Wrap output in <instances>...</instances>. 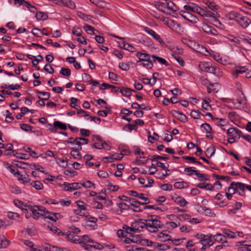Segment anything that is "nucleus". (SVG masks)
<instances>
[{"instance_id": "774afa93", "label": "nucleus", "mask_w": 251, "mask_h": 251, "mask_svg": "<svg viewBox=\"0 0 251 251\" xmlns=\"http://www.w3.org/2000/svg\"><path fill=\"white\" fill-rule=\"evenodd\" d=\"M21 128L26 131H31L32 129V127L31 126L25 124L21 125Z\"/></svg>"}, {"instance_id": "13d9d810", "label": "nucleus", "mask_w": 251, "mask_h": 251, "mask_svg": "<svg viewBox=\"0 0 251 251\" xmlns=\"http://www.w3.org/2000/svg\"><path fill=\"white\" fill-rule=\"evenodd\" d=\"M90 1L98 7H102L104 4L103 1L101 0H90Z\"/></svg>"}, {"instance_id": "dca6fc26", "label": "nucleus", "mask_w": 251, "mask_h": 251, "mask_svg": "<svg viewBox=\"0 0 251 251\" xmlns=\"http://www.w3.org/2000/svg\"><path fill=\"white\" fill-rule=\"evenodd\" d=\"M69 140H70V141L68 142L69 143L77 145L80 147V150H81V145H83V143L80 142L79 140H84L85 141V144H87L89 141L88 139L82 137L76 138L75 139L73 138H70Z\"/></svg>"}, {"instance_id": "c85d7f7f", "label": "nucleus", "mask_w": 251, "mask_h": 251, "mask_svg": "<svg viewBox=\"0 0 251 251\" xmlns=\"http://www.w3.org/2000/svg\"><path fill=\"white\" fill-rule=\"evenodd\" d=\"M14 204L18 207L20 208L23 211H26V206L25 203L18 200H16L14 201Z\"/></svg>"}, {"instance_id": "f257e3e1", "label": "nucleus", "mask_w": 251, "mask_h": 251, "mask_svg": "<svg viewBox=\"0 0 251 251\" xmlns=\"http://www.w3.org/2000/svg\"><path fill=\"white\" fill-rule=\"evenodd\" d=\"M140 228L142 229L145 227L151 232H155L157 231L158 228H162L163 225L161 221L156 219V218L145 221V223L138 222L137 224Z\"/></svg>"}, {"instance_id": "aec40b11", "label": "nucleus", "mask_w": 251, "mask_h": 251, "mask_svg": "<svg viewBox=\"0 0 251 251\" xmlns=\"http://www.w3.org/2000/svg\"><path fill=\"white\" fill-rule=\"evenodd\" d=\"M248 70L246 67L237 66L236 67L232 72V75L235 77H237L239 74H243Z\"/></svg>"}, {"instance_id": "c756f323", "label": "nucleus", "mask_w": 251, "mask_h": 251, "mask_svg": "<svg viewBox=\"0 0 251 251\" xmlns=\"http://www.w3.org/2000/svg\"><path fill=\"white\" fill-rule=\"evenodd\" d=\"M215 148L214 146H210L205 151V155L208 158L211 157L215 153Z\"/></svg>"}, {"instance_id": "09e8293b", "label": "nucleus", "mask_w": 251, "mask_h": 251, "mask_svg": "<svg viewBox=\"0 0 251 251\" xmlns=\"http://www.w3.org/2000/svg\"><path fill=\"white\" fill-rule=\"evenodd\" d=\"M200 81L203 85L205 86L206 87H207L209 85L211 86H213L214 85L213 84L210 83L208 79L203 77H202L200 78Z\"/></svg>"}, {"instance_id": "de8ad7c7", "label": "nucleus", "mask_w": 251, "mask_h": 251, "mask_svg": "<svg viewBox=\"0 0 251 251\" xmlns=\"http://www.w3.org/2000/svg\"><path fill=\"white\" fill-rule=\"evenodd\" d=\"M201 208V210L200 211L205 215L210 216L212 214L211 210L210 209L205 206H202Z\"/></svg>"}, {"instance_id": "c03bdc74", "label": "nucleus", "mask_w": 251, "mask_h": 251, "mask_svg": "<svg viewBox=\"0 0 251 251\" xmlns=\"http://www.w3.org/2000/svg\"><path fill=\"white\" fill-rule=\"evenodd\" d=\"M84 28L88 34H93L94 33L95 28L91 25H85Z\"/></svg>"}, {"instance_id": "052dcab7", "label": "nucleus", "mask_w": 251, "mask_h": 251, "mask_svg": "<svg viewBox=\"0 0 251 251\" xmlns=\"http://www.w3.org/2000/svg\"><path fill=\"white\" fill-rule=\"evenodd\" d=\"M137 197H138L139 199L144 201V202L142 203V205L148 203L149 202L148 199L145 197V195L144 194H142V193L138 194Z\"/></svg>"}, {"instance_id": "3c124183", "label": "nucleus", "mask_w": 251, "mask_h": 251, "mask_svg": "<svg viewBox=\"0 0 251 251\" xmlns=\"http://www.w3.org/2000/svg\"><path fill=\"white\" fill-rule=\"evenodd\" d=\"M195 175L197 176L198 178L201 181L208 179L207 178L208 176L207 175L200 174L199 171H197Z\"/></svg>"}, {"instance_id": "f8f14e48", "label": "nucleus", "mask_w": 251, "mask_h": 251, "mask_svg": "<svg viewBox=\"0 0 251 251\" xmlns=\"http://www.w3.org/2000/svg\"><path fill=\"white\" fill-rule=\"evenodd\" d=\"M156 238L160 242L172 240L171 236L167 233V230H164L157 233Z\"/></svg>"}, {"instance_id": "7c9ffc66", "label": "nucleus", "mask_w": 251, "mask_h": 251, "mask_svg": "<svg viewBox=\"0 0 251 251\" xmlns=\"http://www.w3.org/2000/svg\"><path fill=\"white\" fill-rule=\"evenodd\" d=\"M210 63L207 62H201L199 64V67L201 71L207 72Z\"/></svg>"}, {"instance_id": "412c9836", "label": "nucleus", "mask_w": 251, "mask_h": 251, "mask_svg": "<svg viewBox=\"0 0 251 251\" xmlns=\"http://www.w3.org/2000/svg\"><path fill=\"white\" fill-rule=\"evenodd\" d=\"M138 223H137L135 224V226L134 227L132 226V227H129L127 225H124L123 226V228L125 232H126V234L127 233L131 234L132 231H135L136 230H140V227H139L138 226H137V224Z\"/></svg>"}, {"instance_id": "e433bc0d", "label": "nucleus", "mask_w": 251, "mask_h": 251, "mask_svg": "<svg viewBox=\"0 0 251 251\" xmlns=\"http://www.w3.org/2000/svg\"><path fill=\"white\" fill-rule=\"evenodd\" d=\"M37 93L41 94L45 97L44 98H41L40 96L37 95V97L41 100H48L50 98V94L48 92L38 91Z\"/></svg>"}, {"instance_id": "58836bf2", "label": "nucleus", "mask_w": 251, "mask_h": 251, "mask_svg": "<svg viewBox=\"0 0 251 251\" xmlns=\"http://www.w3.org/2000/svg\"><path fill=\"white\" fill-rule=\"evenodd\" d=\"M230 246L228 244V242L227 240H225L223 242H222V245H218L215 247L214 251H220L222 250L224 247H230Z\"/></svg>"}, {"instance_id": "680f3d73", "label": "nucleus", "mask_w": 251, "mask_h": 251, "mask_svg": "<svg viewBox=\"0 0 251 251\" xmlns=\"http://www.w3.org/2000/svg\"><path fill=\"white\" fill-rule=\"evenodd\" d=\"M82 32V30L79 27H74L72 30L73 34L76 35L77 36H80Z\"/></svg>"}, {"instance_id": "39448f33", "label": "nucleus", "mask_w": 251, "mask_h": 251, "mask_svg": "<svg viewBox=\"0 0 251 251\" xmlns=\"http://www.w3.org/2000/svg\"><path fill=\"white\" fill-rule=\"evenodd\" d=\"M243 97L240 100H233L232 103L236 109L246 111L248 108L247 99L243 92H241Z\"/></svg>"}, {"instance_id": "ddd939ff", "label": "nucleus", "mask_w": 251, "mask_h": 251, "mask_svg": "<svg viewBox=\"0 0 251 251\" xmlns=\"http://www.w3.org/2000/svg\"><path fill=\"white\" fill-rule=\"evenodd\" d=\"M54 1L59 5H65L72 9L75 7V2L71 0H54Z\"/></svg>"}, {"instance_id": "e2e57ef3", "label": "nucleus", "mask_w": 251, "mask_h": 251, "mask_svg": "<svg viewBox=\"0 0 251 251\" xmlns=\"http://www.w3.org/2000/svg\"><path fill=\"white\" fill-rule=\"evenodd\" d=\"M212 27V26L207 24H203L201 28L204 32L209 33Z\"/></svg>"}, {"instance_id": "20e7f679", "label": "nucleus", "mask_w": 251, "mask_h": 251, "mask_svg": "<svg viewBox=\"0 0 251 251\" xmlns=\"http://www.w3.org/2000/svg\"><path fill=\"white\" fill-rule=\"evenodd\" d=\"M28 208L32 212L33 218L36 219L41 216H43L45 218L46 212L48 211L45 207L38 205L28 206Z\"/></svg>"}, {"instance_id": "4c0bfd02", "label": "nucleus", "mask_w": 251, "mask_h": 251, "mask_svg": "<svg viewBox=\"0 0 251 251\" xmlns=\"http://www.w3.org/2000/svg\"><path fill=\"white\" fill-rule=\"evenodd\" d=\"M122 44H123V49L127 50L131 52H134L135 51V49L132 45L127 44L126 42H123Z\"/></svg>"}, {"instance_id": "864d4df0", "label": "nucleus", "mask_w": 251, "mask_h": 251, "mask_svg": "<svg viewBox=\"0 0 251 251\" xmlns=\"http://www.w3.org/2000/svg\"><path fill=\"white\" fill-rule=\"evenodd\" d=\"M71 154L75 159H79L81 156L80 152L76 149H73L71 152Z\"/></svg>"}, {"instance_id": "473e14b6", "label": "nucleus", "mask_w": 251, "mask_h": 251, "mask_svg": "<svg viewBox=\"0 0 251 251\" xmlns=\"http://www.w3.org/2000/svg\"><path fill=\"white\" fill-rule=\"evenodd\" d=\"M120 93H122L123 96L129 97L132 94V89L129 88H125L120 90Z\"/></svg>"}, {"instance_id": "1a4fd4ad", "label": "nucleus", "mask_w": 251, "mask_h": 251, "mask_svg": "<svg viewBox=\"0 0 251 251\" xmlns=\"http://www.w3.org/2000/svg\"><path fill=\"white\" fill-rule=\"evenodd\" d=\"M180 15L185 20L195 24L199 21L198 18L188 11H181Z\"/></svg>"}, {"instance_id": "6e6d98bb", "label": "nucleus", "mask_w": 251, "mask_h": 251, "mask_svg": "<svg viewBox=\"0 0 251 251\" xmlns=\"http://www.w3.org/2000/svg\"><path fill=\"white\" fill-rule=\"evenodd\" d=\"M44 69L45 71L47 72L48 73L52 74L54 72V69L52 67V66L50 64H46L44 67Z\"/></svg>"}, {"instance_id": "338daca9", "label": "nucleus", "mask_w": 251, "mask_h": 251, "mask_svg": "<svg viewBox=\"0 0 251 251\" xmlns=\"http://www.w3.org/2000/svg\"><path fill=\"white\" fill-rule=\"evenodd\" d=\"M7 216L10 219H16L19 217V215L17 213L9 211L7 213Z\"/></svg>"}, {"instance_id": "6e6552de", "label": "nucleus", "mask_w": 251, "mask_h": 251, "mask_svg": "<svg viewBox=\"0 0 251 251\" xmlns=\"http://www.w3.org/2000/svg\"><path fill=\"white\" fill-rule=\"evenodd\" d=\"M247 185L242 182H232L230 183V186L228 187V191H230L233 190L232 194H235L236 190H240L243 192H245V189L246 188Z\"/></svg>"}, {"instance_id": "9b49d317", "label": "nucleus", "mask_w": 251, "mask_h": 251, "mask_svg": "<svg viewBox=\"0 0 251 251\" xmlns=\"http://www.w3.org/2000/svg\"><path fill=\"white\" fill-rule=\"evenodd\" d=\"M64 234V236L67 240L75 244H79L81 246V242L83 241L78 236L68 232H65Z\"/></svg>"}, {"instance_id": "4468645a", "label": "nucleus", "mask_w": 251, "mask_h": 251, "mask_svg": "<svg viewBox=\"0 0 251 251\" xmlns=\"http://www.w3.org/2000/svg\"><path fill=\"white\" fill-rule=\"evenodd\" d=\"M62 217V216L59 213H52L47 211L45 218L49 219L53 222H56L57 220L61 219Z\"/></svg>"}, {"instance_id": "37998d69", "label": "nucleus", "mask_w": 251, "mask_h": 251, "mask_svg": "<svg viewBox=\"0 0 251 251\" xmlns=\"http://www.w3.org/2000/svg\"><path fill=\"white\" fill-rule=\"evenodd\" d=\"M242 204V203L240 202H236L235 204H234V207L232 209H230L229 210V211L232 213H236L237 211L240 209V208L241 207Z\"/></svg>"}, {"instance_id": "a19ab883", "label": "nucleus", "mask_w": 251, "mask_h": 251, "mask_svg": "<svg viewBox=\"0 0 251 251\" xmlns=\"http://www.w3.org/2000/svg\"><path fill=\"white\" fill-rule=\"evenodd\" d=\"M212 237L213 238L214 240L218 243H220L222 242H224L225 240H223V238L224 237V235H223L221 233H217L215 235H213Z\"/></svg>"}, {"instance_id": "423d86ee", "label": "nucleus", "mask_w": 251, "mask_h": 251, "mask_svg": "<svg viewBox=\"0 0 251 251\" xmlns=\"http://www.w3.org/2000/svg\"><path fill=\"white\" fill-rule=\"evenodd\" d=\"M81 247L88 251H94L95 250H101L103 248L102 245L97 242H93L92 240L88 244L83 241L81 242Z\"/></svg>"}, {"instance_id": "2f4dec72", "label": "nucleus", "mask_w": 251, "mask_h": 251, "mask_svg": "<svg viewBox=\"0 0 251 251\" xmlns=\"http://www.w3.org/2000/svg\"><path fill=\"white\" fill-rule=\"evenodd\" d=\"M175 202L182 207L185 206L187 203V201L182 197H177L175 200Z\"/></svg>"}, {"instance_id": "f3484780", "label": "nucleus", "mask_w": 251, "mask_h": 251, "mask_svg": "<svg viewBox=\"0 0 251 251\" xmlns=\"http://www.w3.org/2000/svg\"><path fill=\"white\" fill-rule=\"evenodd\" d=\"M123 157V154L115 153L113 154L111 156L105 157L103 158V160L105 162H112L113 160H120Z\"/></svg>"}, {"instance_id": "6ab92c4d", "label": "nucleus", "mask_w": 251, "mask_h": 251, "mask_svg": "<svg viewBox=\"0 0 251 251\" xmlns=\"http://www.w3.org/2000/svg\"><path fill=\"white\" fill-rule=\"evenodd\" d=\"M241 131L235 128H229L226 131L227 134L229 137H238L240 136Z\"/></svg>"}, {"instance_id": "69168bd1", "label": "nucleus", "mask_w": 251, "mask_h": 251, "mask_svg": "<svg viewBox=\"0 0 251 251\" xmlns=\"http://www.w3.org/2000/svg\"><path fill=\"white\" fill-rule=\"evenodd\" d=\"M198 14L203 17H208L211 16L210 14L209 13L208 11L205 10L204 9L201 8V9H199V12Z\"/></svg>"}, {"instance_id": "0e129e2a", "label": "nucleus", "mask_w": 251, "mask_h": 251, "mask_svg": "<svg viewBox=\"0 0 251 251\" xmlns=\"http://www.w3.org/2000/svg\"><path fill=\"white\" fill-rule=\"evenodd\" d=\"M119 68L123 71H127L129 69V65L127 63L122 62L119 63Z\"/></svg>"}, {"instance_id": "f704fd0d", "label": "nucleus", "mask_w": 251, "mask_h": 251, "mask_svg": "<svg viewBox=\"0 0 251 251\" xmlns=\"http://www.w3.org/2000/svg\"><path fill=\"white\" fill-rule=\"evenodd\" d=\"M53 126L54 127H57L62 130H66L67 129L66 125L59 121H55L53 123Z\"/></svg>"}, {"instance_id": "cd10ccee", "label": "nucleus", "mask_w": 251, "mask_h": 251, "mask_svg": "<svg viewBox=\"0 0 251 251\" xmlns=\"http://www.w3.org/2000/svg\"><path fill=\"white\" fill-rule=\"evenodd\" d=\"M151 57L153 59V62H155L157 60L161 64L164 65L166 66H168V62L165 59L158 56H156L155 55H152Z\"/></svg>"}, {"instance_id": "7ed1b4c3", "label": "nucleus", "mask_w": 251, "mask_h": 251, "mask_svg": "<svg viewBox=\"0 0 251 251\" xmlns=\"http://www.w3.org/2000/svg\"><path fill=\"white\" fill-rule=\"evenodd\" d=\"M229 18L230 20H235L243 28H247L251 24L250 19L247 16L234 11L229 13Z\"/></svg>"}, {"instance_id": "a18cd8bd", "label": "nucleus", "mask_w": 251, "mask_h": 251, "mask_svg": "<svg viewBox=\"0 0 251 251\" xmlns=\"http://www.w3.org/2000/svg\"><path fill=\"white\" fill-rule=\"evenodd\" d=\"M184 171L185 173H187L188 176H192L194 174L196 175V173L197 172L198 170H195L193 169L192 167H186L184 168Z\"/></svg>"}, {"instance_id": "b1692460", "label": "nucleus", "mask_w": 251, "mask_h": 251, "mask_svg": "<svg viewBox=\"0 0 251 251\" xmlns=\"http://www.w3.org/2000/svg\"><path fill=\"white\" fill-rule=\"evenodd\" d=\"M104 145L106 146V149L107 150H110V146H109L105 141L102 142L101 143H95L92 145V147L98 149H101L104 148Z\"/></svg>"}, {"instance_id": "2eb2a0df", "label": "nucleus", "mask_w": 251, "mask_h": 251, "mask_svg": "<svg viewBox=\"0 0 251 251\" xmlns=\"http://www.w3.org/2000/svg\"><path fill=\"white\" fill-rule=\"evenodd\" d=\"M145 31L147 32L148 34L152 36V37L157 41L161 45H164V42L161 38L160 36L157 34L154 30L150 28H146L145 29Z\"/></svg>"}, {"instance_id": "bf43d9fd", "label": "nucleus", "mask_w": 251, "mask_h": 251, "mask_svg": "<svg viewBox=\"0 0 251 251\" xmlns=\"http://www.w3.org/2000/svg\"><path fill=\"white\" fill-rule=\"evenodd\" d=\"M153 62V60H151L150 59V60L145 61L143 62V63H142V65L144 67H146L149 68H151L153 66V64H152Z\"/></svg>"}, {"instance_id": "393cba45", "label": "nucleus", "mask_w": 251, "mask_h": 251, "mask_svg": "<svg viewBox=\"0 0 251 251\" xmlns=\"http://www.w3.org/2000/svg\"><path fill=\"white\" fill-rule=\"evenodd\" d=\"M48 227L50 231L59 236H64L65 235L64 234L65 232L61 231L59 228L55 226L51 225L50 226H48Z\"/></svg>"}, {"instance_id": "a878e982", "label": "nucleus", "mask_w": 251, "mask_h": 251, "mask_svg": "<svg viewBox=\"0 0 251 251\" xmlns=\"http://www.w3.org/2000/svg\"><path fill=\"white\" fill-rule=\"evenodd\" d=\"M222 231L223 234H225L228 238H234L236 237L235 233L229 229L223 228L222 229Z\"/></svg>"}, {"instance_id": "c9c22d12", "label": "nucleus", "mask_w": 251, "mask_h": 251, "mask_svg": "<svg viewBox=\"0 0 251 251\" xmlns=\"http://www.w3.org/2000/svg\"><path fill=\"white\" fill-rule=\"evenodd\" d=\"M48 17V15L45 13L42 12H36V18L38 20H45Z\"/></svg>"}, {"instance_id": "a211bd4d", "label": "nucleus", "mask_w": 251, "mask_h": 251, "mask_svg": "<svg viewBox=\"0 0 251 251\" xmlns=\"http://www.w3.org/2000/svg\"><path fill=\"white\" fill-rule=\"evenodd\" d=\"M136 57L139 59V62L148 61L151 59L150 55L146 52H138Z\"/></svg>"}, {"instance_id": "79ce46f5", "label": "nucleus", "mask_w": 251, "mask_h": 251, "mask_svg": "<svg viewBox=\"0 0 251 251\" xmlns=\"http://www.w3.org/2000/svg\"><path fill=\"white\" fill-rule=\"evenodd\" d=\"M59 73L61 75L66 76H69L71 74L70 69L66 68H62Z\"/></svg>"}, {"instance_id": "f03ea898", "label": "nucleus", "mask_w": 251, "mask_h": 251, "mask_svg": "<svg viewBox=\"0 0 251 251\" xmlns=\"http://www.w3.org/2000/svg\"><path fill=\"white\" fill-rule=\"evenodd\" d=\"M154 5L160 11L169 15L177 10V6L169 0L156 1L154 2Z\"/></svg>"}, {"instance_id": "8fccbe9b", "label": "nucleus", "mask_w": 251, "mask_h": 251, "mask_svg": "<svg viewBox=\"0 0 251 251\" xmlns=\"http://www.w3.org/2000/svg\"><path fill=\"white\" fill-rule=\"evenodd\" d=\"M201 127L204 129L207 134L210 133L212 131V128L208 124H202L201 125Z\"/></svg>"}, {"instance_id": "603ef678", "label": "nucleus", "mask_w": 251, "mask_h": 251, "mask_svg": "<svg viewBox=\"0 0 251 251\" xmlns=\"http://www.w3.org/2000/svg\"><path fill=\"white\" fill-rule=\"evenodd\" d=\"M109 86V88H111L112 92L117 93L119 91L120 92V90L121 89H120L119 87H116L114 85L108 84H107L105 83H103L102 86Z\"/></svg>"}, {"instance_id": "4d7b16f0", "label": "nucleus", "mask_w": 251, "mask_h": 251, "mask_svg": "<svg viewBox=\"0 0 251 251\" xmlns=\"http://www.w3.org/2000/svg\"><path fill=\"white\" fill-rule=\"evenodd\" d=\"M91 204L93 208L101 209L103 208V205L99 201H94Z\"/></svg>"}, {"instance_id": "5701e85b", "label": "nucleus", "mask_w": 251, "mask_h": 251, "mask_svg": "<svg viewBox=\"0 0 251 251\" xmlns=\"http://www.w3.org/2000/svg\"><path fill=\"white\" fill-rule=\"evenodd\" d=\"M149 160V158L145 156H138L137 157L134 161L135 164L137 165H140L142 164H146Z\"/></svg>"}, {"instance_id": "ea45409f", "label": "nucleus", "mask_w": 251, "mask_h": 251, "mask_svg": "<svg viewBox=\"0 0 251 251\" xmlns=\"http://www.w3.org/2000/svg\"><path fill=\"white\" fill-rule=\"evenodd\" d=\"M10 191L11 193L19 194L21 193V189L16 185H11L10 186Z\"/></svg>"}, {"instance_id": "72a5a7b5", "label": "nucleus", "mask_w": 251, "mask_h": 251, "mask_svg": "<svg viewBox=\"0 0 251 251\" xmlns=\"http://www.w3.org/2000/svg\"><path fill=\"white\" fill-rule=\"evenodd\" d=\"M139 248L134 244L126 245L124 246V249L126 251H138Z\"/></svg>"}, {"instance_id": "5fc2aeb1", "label": "nucleus", "mask_w": 251, "mask_h": 251, "mask_svg": "<svg viewBox=\"0 0 251 251\" xmlns=\"http://www.w3.org/2000/svg\"><path fill=\"white\" fill-rule=\"evenodd\" d=\"M6 146V148L7 147V149L5 150V151H4V154L5 155H10L11 154L12 152H14L13 151H12V148H13V145L12 144H7L6 145H5Z\"/></svg>"}, {"instance_id": "49530a36", "label": "nucleus", "mask_w": 251, "mask_h": 251, "mask_svg": "<svg viewBox=\"0 0 251 251\" xmlns=\"http://www.w3.org/2000/svg\"><path fill=\"white\" fill-rule=\"evenodd\" d=\"M71 191L75 190H78L81 188V183L78 182H74L70 183Z\"/></svg>"}, {"instance_id": "bb28decb", "label": "nucleus", "mask_w": 251, "mask_h": 251, "mask_svg": "<svg viewBox=\"0 0 251 251\" xmlns=\"http://www.w3.org/2000/svg\"><path fill=\"white\" fill-rule=\"evenodd\" d=\"M30 185L34 187L36 190H40L43 189V184L39 181H34L30 183Z\"/></svg>"}, {"instance_id": "4be33fe9", "label": "nucleus", "mask_w": 251, "mask_h": 251, "mask_svg": "<svg viewBox=\"0 0 251 251\" xmlns=\"http://www.w3.org/2000/svg\"><path fill=\"white\" fill-rule=\"evenodd\" d=\"M10 241L3 235H0V248H6L9 245Z\"/></svg>"}, {"instance_id": "0eeeda50", "label": "nucleus", "mask_w": 251, "mask_h": 251, "mask_svg": "<svg viewBox=\"0 0 251 251\" xmlns=\"http://www.w3.org/2000/svg\"><path fill=\"white\" fill-rule=\"evenodd\" d=\"M163 20L165 22V24L172 30L177 32H179L181 31V26L180 25L175 21L169 18H163Z\"/></svg>"}, {"instance_id": "9d476101", "label": "nucleus", "mask_w": 251, "mask_h": 251, "mask_svg": "<svg viewBox=\"0 0 251 251\" xmlns=\"http://www.w3.org/2000/svg\"><path fill=\"white\" fill-rule=\"evenodd\" d=\"M212 235L211 234L206 235L202 240H200L201 244L202 245V249H205L206 247H210L213 245V241L211 238Z\"/></svg>"}]
</instances>
